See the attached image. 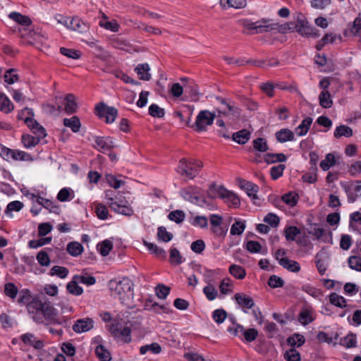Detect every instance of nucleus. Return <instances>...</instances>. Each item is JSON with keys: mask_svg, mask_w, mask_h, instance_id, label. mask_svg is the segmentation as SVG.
I'll list each match as a JSON object with an SVG mask.
<instances>
[{"mask_svg": "<svg viewBox=\"0 0 361 361\" xmlns=\"http://www.w3.org/2000/svg\"><path fill=\"white\" fill-rule=\"evenodd\" d=\"M31 300L30 291L23 289L19 293L18 302L20 304H27V310L34 322L37 324L48 322L57 323L55 319L56 310L49 301L34 298Z\"/></svg>", "mask_w": 361, "mask_h": 361, "instance_id": "nucleus-1", "label": "nucleus"}, {"mask_svg": "<svg viewBox=\"0 0 361 361\" xmlns=\"http://www.w3.org/2000/svg\"><path fill=\"white\" fill-rule=\"evenodd\" d=\"M133 283L128 278L112 279L109 283L111 295L118 298L123 304L129 305L133 298Z\"/></svg>", "mask_w": 361, "mask_h": 361, "instance_id": "nucleus-2", "label": "nucleus"}, {"mask_svg": "<svg viewBox=\"0 0 361 361\" xmlns=\"http://www.w3.org/2000/svg\"><path fill=\"white\" fill-rule=\"evenodd\" d=\"M202 167L203 164L201 161L192 159L188 161L185 159H182L177 167V172L180 176L192 180L199 174Z\"/></svg>", "mask_w": 361, "mask_h": 361, "instance_id": "nucleus-3", "label": "nucleus"}, {"mask_svg": "<svg viewBox=\"0 0 361 361\" xmlns=\"http://www.w3.org/2000/svg\"><path fill=\"white\" fill-rule=\"evenodd\" d=\"M294 28L302 37L317 38L320 35L319 30L311 25L302 14L298 16Z\"/></svg>", "mask_w": 361, "mask_h": 361, "instance_id": "nucleus-4", "label": "nucleus"}, {"mask_svg": "<svg viewBox=\"0 0 361 361\" xmlns=\"http://www.w3.org/2000/svg\"><path fill=\"white\" fill-rule=\"evenodd\" d=\"M215 117L214 113L208 110H202L197 114L195 122L190 126L197 132L205 131L207 127L213 123Z\"/></svg>", "mask_w": 361, "mask_h": 361, "instance_id": "nucleus-5", "label": "nucleus"}, {"mask_svg": "<svg viewBox=\"0 0 361 361\" xmlns=\"http://www.w3.org/2000/svg\"><path fill=\"white\" fill-rule=\"evenodd\" d=\"M242 25L250 31V34H257L268 32L272 29L269 20L262 19L259 21L252 22L248 19L241 20Z\"/></svg>", "mask_w": 361, "mask_h": 361, "instance_id": "nucleus-6", "label": "nucleus"}, {"mask_svg": "<svg viewBox=\"0 0 361 361\" xmlns=\"http://www.w3.org/2000/svg\"><path fill=\"white\" fill-rule=\"evenodd\" d=\"M97 115L100 118H104L108 123H112L115 121L118 116V110L113 106H109L104 102H100L95 106Z\"/></svg>", "mask_w": 361, "mask_h": 361, "instance_id": "nucleus-7", "label": "nucleus"}, {"mask_svg": "<svg viewBox=\"0 0 361 361\" xmlns=\"http://www.w3.org/2000/svg\"><path fill=\"white\" fill-rule=\"evenodd\" d=\"M217 100L222 104V107L218 109L219 116H226L230 119H234L240 116V109L226 102V99L217 97Z\"/></svg>", "mask_w": 361, "mask_h": 361, "instance_id": "nucleus-8", "label": "nucleus"}, {"mask_svg": "<svg viewBox=\"0 0 361 361\" xmlns=\"http://www.w3.org/2000/svg\"><path fill=\"white\" fill-rule=\"evenodd\" d=\"M106 198L109 207L118 214L128 216L133 214V209L130 206L123 204L122 201H115L113 197H108V193L106 194Z\"/></svg>", "mask_w": 361, "mask_h": 361, "instance_id": "nucleus-9", "label": "nucleus"}, {"mask_svg": "<svg viewBox=\"0 0 361 361\" xmlns=\"http://www.w3.org/2000/svg\"><path fill=\"white\" fill-rule=\"evenodd\" d=\"M180 194L185 200L193 204H199L200 201V191L197 187L190 186L183 189Z\"/></svg>", "mask_w": 361, "mask_h": 361, "instance_id": "nucleus-10", "label": "nucleus"}, {"mask_svg": "<svg viewBox=\"0 0 361 361\" xmlns=\"http://www.w3.org/2000/svg\"><path fill=\"white\" fill-rule=\"evenodd\" d=\"M94 142V148L102 153L110 151L114 147L113 139L110 137H97Z\"/></svg>", "mask_w": 361, "mask_h": 361, "instance_id": "nucleus-11", "label": "nucleus"}, {"mask_svg": "<svg viewBox=\"0 0 361 361\" xmlns=\"http://www.w3.org/2000/svg\"><path fill=\"white\" fill-rule=\"evenodd\" d=\"M219 197L223 199L226 203L234 207L240 204V200L237 195L224 187H221L219 189Z\"/></svg>", "mask_w": 361, "mask_h": 361, "instance_id": "nucleus-12", "label": "nucleus"}, {"mask_svg": "<svg viewBox=\"0 0 361 361\" xmlns=\"http://www.w3.org/2000/svg\"><path fill=\"white\" fill-rule=\"evenodd\" d=\"M94 327V321L90 318L78 319L73 326V330L78 334L87 332Z\"/></svg>", "mask_w": 361, "mask_h": 361, "instance_id": "nucleus-13", "label": "nucleus"}, {"mask_svg": "<svg viewBox=\"0 0 361 361\" xmlns=\"http://www.w3.org/2000/svg\"><path fill=\"white\" fill-rule=\"evenodd\" d=\"M348 195V200L349 202H354L358 196H361V181L357 180L349 186L344 187Z\"/></svg>", "mask_w": 361, "mask_h": 361, "instance_id": "nucleus-14", "label": "nucleus"}, {"mask_svg": "<svg viewBox=\"0 0 361 361\" xmlns=\"http://www.w3.org/2000/svg\"><path fill=\"white\" fill-rule=\"evenodd\" d=\"M20 339L24 344L32 346L35 349L40 350L44 347L43 341L37 339L33 334L26 333L22 334Z\"/></svg>", "mask_w": 361, "mask_h": 361, "instance_id": "nucleus-15", "label": "nucleus"}, {"mask_svg": "<svg viewBox=\"0 0 361 361\" xmlns=\"http://www.w3.org/2000/svg\"><path fill=\"white\" fill-rule=\"evenodd\" d=\"M222 217L218 214H212L210 216V223L212 226V231L219 236H224L226 234V231H224L222 228L219 227L222 223Z\"/></svg>", "mask_w": 361, "mask_h": 361, "instance_id": "nucleus-16", "label": "nucleus"}, {"mask_svg": "<svg viewBox=\"0 0 361 361\" xmlns=\"http://www.w3.org/2000/svg\"><path fill=\"white\" fill-rule=\"evenodd\" d=\"M71 21L72 23L68 29L78 32L80 33L86 32L88 30L89 26L87 23H85L79 18L73 17L71 18Z\"/></svg>", "mask_w": 361, "mask_h": 361, "instance_id": "nucleus-17", "label": "nucleus"}, {"mask_svg": "<svg viewBox=\"0 0 361 361\" xmlns=\"http://www.w3.org/2000/svg\"><path fill=\"white\" fill-rule=\"evenodd\" d=\"M275 136L276 140L281 143L295 140L294 133L288 128L281 129L275 133Z\"/></svg>", "mask_w": 361, "mask_h": 361, "instance_id": "nucleus-18", "label": "nucleus"}, {"mask_svg": "<svg viewBox=\"0 0 361 361\" xmlns=\"http://www.w3.org/2000/svg\"><path fill=\"white\" fill-rule=\"evenodd\" d=\"M78 104L75 101V97L73 94H68L64 99V110L67 114H73L76 112Z\"/></svg>", "mask_w": 361, "mask_h": 361, "instance_id": "nucleus-19", "label": "nucleus"}, {"mask_svg": "<svg viewBox=\"0 0 361 361\" xmlns=\"http://www.w3.org/2000/svg\"><path fill=\"white\" fill-rule=\"evenodd\" d=\"M149 66L148 63H140L135 68V71L137 74L139 78L142 80L148 81L151 78V75L149 73Z\"/></svg>", "mask_w": 361, "mask_h": 361, "instance_id": "nucleus-20", "label": "nucleus"}, {"mask_svg": "<svg viewBox=\"0 0 361 361\" xmlns=\"http://www.w3.org/2000/svg\"><path fill=\"white\" fill-rule=\"evenodd\" d=\"M236 302L241 307L250 309L255 305L252 298L243 293H236L234 296Z\"/></svg>", "mask_w": 361, "mask_h": 361, "instance_id": "nucleus-21", "label": "nucleus"}, {"mask_svg": "<svg viewBox=\"0 0 361 361\" xmlns=\"http://www.w3.org/2000/svg\"><path fill=\"white\" fill-rule=\"evenodd\" d=\"M279 264L284 269L292 272H298L300 270V266L298 262L290 260L286 257H282L279 260Z\"/></svg>", "mask_w": 361, "mask_h": 361, "instance_id": "nucleus-22", "label": "nucleus"}, {"mask_svg": "<svg viewBox=\"0 0 361 361\" xmlns=\"http://www.w3.org/2000/svg\"><path fill=\"white\" fill-rule=\"evenodd\" d=\"M220 5L223 8H243L247 6L246 0H220Z\"/></svg>", "mask_w": 361, "mask_h": 361, "instance_id": "nucleus-23", "label": "nucleus"}, {"mask_svg": "<svg viewBox=\"0 0 361 361\" xmlns=\"http://www.w3.org/2000/svg\"><path fill=\"white\" fill-rule=\"evenodd\" d=\"M66 250L71 256L78 257L83 252L84 247L80 243L73 241L68 243Z\"/></svg>", "mask_w": 361, "mask_h": 361, "instance_id": "nucleus-24", "label": "nucleus"}, {"mask_svg": "<svg viewBox=\"0 0 361 361\" xmlns=\"http://www.w3.org/2000/svg\"><path fill=\"white\" fill-rule=\"evenodd\" d=\"M241 188H243L249 197L253 199H257V193L259 190V187L252 183L243 180L241 182Z\"/></svg>", "mask_w": 361, "mask_h": 361, "instance_id": "nucleus-25", "label": "nucleus"}, {"mask_svg": "<svg viewBox=\"0 0 361 361\" xmlns=\"http://www.w3.org/2000/svg\"><path fill=\"white\" fill-rule=\"evenodd\" d=\"M312 123V118L310 117H306L303 119L301 123L295 128V133L298 136L305 135Z\"/></svg>", "mask_w": 361, "mask_h": 361, "instance_id": "nucleus-26", "label": "nucleus"}, {"mask_svg": "<svg viewBox=\"0 0 361 361\" xmlns=\"http://www.w3.org/2000/svg\"><path fill=\"white\" fill-rule=\"evenodd\" d=\"M13 109L14 106L11 100L4 93H0V110L5 114H8Z\"/></svg>", "mask_w": 361, "mask_h": 361, "instance_id": "nucleus-27", "label": "nucleus"}, {"mask_svg": "<svg viewBox=\"0 0 361 361\" xmlns=\"http://www.w3.org/2000/svg\"><path fill=\"white\" fill-rule=\"evenodd\" d=\"M250 138V132L246 129H243L233 133V140L238 144H245Z\"/></svg>", "mask_w": 361, "mask_h": 361, "instance_id": "nucleus-28", "label": "nucleus"}, {"mask_svg": "<svg viewBox=\"0 0 361 361\" xmlns=\"http://www.w3.org/2000/svg\"><path fill=\"white\" fill-rule=\"evenodd\" d=\"M79 281H78L77 279H75V276H73L71 281H70L67 286L66 289L68 292L73 295H80L83 293V289L82 287L78 286Z\"/></svg>", "mask_w": 361, "mask_h": 361, "instance_id": "nucleus-29", "label": "nucleus"}, {"mask_svg": "<svg viewBox=\"0 0 361 361\" xmlns=\"http://www.w3.org/2000/svg\"><path fill=\"white\" fill-rule=\"evenodd\" d=\"M228 271L231 275L239 280L243 279L246 276L245 269L243 267L235 264L229 267Z\"/></svg>", "mask_w": 361, "mask_h": 361, "instance_id": "nucleus-30", "label": "nucleus"}, {"mask_svg": "<svg viewBox=\"0 0 361 361\" xmlns=\"http://www.w3.org/2000/svg\"><path fill=\"white\" fill-rule=\"evenodd\" d=\"M264 161L267 164H274L276 162H284L287 157L283 153H267L264 155Z\"/></svg>", "mask_w": 361, "mask_h": 361, "instance_id": "nucleus-31", "label": "nucleus"}, {"mask_svg": "<svg viewBox=\"0 0 361 361\" xmlns=\"http://www.w3.org/2000/svg\"><path fill=\"white\" fill-rule=\"evenodd\" d=\"M40 137L30 135H23L21 142L25 148H32L35 147L40 141Z\"/></svg>", "mask_w": 361, "mask_h": 361, "instance_id": "nucleus-32", "label": "nucleus"}, {"mask_svg": "<svg viewBox=\"0 0 361 361\" xmlns=\"http://www.w3.org/2000/svg\"><path fill=\"white\" fill-rule=\"evenodd\" d=\"M258 336V331L254 328L245 329L243 331L241 339L246 343L254 341Z\"/></svg>", "mask_w": 361, "mask_h": 361, "instance_id": "nucleus-33", "label": "nucleus"}, {"mask_svg": "<svg viewBox=\"0 0 361 361\" xmlns=\"http://www.w3.org/2000/svg\"><path fill=\"white\" fill-rule=\"evenodd\" d=\"M95 354L100 361H110L111 359V353L102 344L96 346Z\"/></svg>", "mask_w": 361, "mask_h": 361, "instance_id": "nucleus-34", "label": "nucleus"}, {"mask_svg": "<svg viewBox=\"0 0 361 361\" xmlns=\"http://www.w3.org/2000/svg\"><path fill=\"white\" fill-rule=\"evenodd\" d=\"M319 104L325 109H329L333 105L331 94L327 90H323L319 96Z\"/></svg>", "mask_w": 361, "mask_h": 361, "instance_id": "nucleus-35", "label": "nucleus"}, {"mask_svg": "<svg viewBox=\"0 0 361 361\" xmlns=\"http://www.w3.org/2000/svg\"><path fill=\"white\" fill-rule=\"evenodd\" d=\"M63 125L70 128L73 132L77 133L80 130V122L78 116H73L71 118H64Z\"/></svg>", "mask_w": 361, "mask_h": 361, "instance_id": "nucleus-36", "label": "nucleus"}, {"mask_svg": "<svg viewBox=\"0 0 361 361\" xmlns=\"http://www.w3.org/2000/svg\"><path fill=\"white\" fill-rule=\"evenodd\" d=\"M8 17L13 21L22 25H29L31 23L30 19L26 16L17 12H12Z\"/></svg>", "mask_w": 361, "mask_h": 361, "instance_id": "nucleus-37", "label": "nucleus"}, {"mask_svg": "<svg viewBox=\"0 0 361 361\" xmlns=\"http://www.w3.org/2000/svg\"><path fill=\"white\" fill-rule=\"evenodd\" d=\"M148 351H150L154 354H159L161 351V347L158 343H152L149 345H142L140 348V353L141 355H145Z\"/></svg>", "mask_w": 361, "mask_h": 361, "instance_id": "nucleus-38", "label": "nucleus"}, {"mask_svg": "<svg viewBox=\"0 0 361 361\" xmlns=\"http://www.w3.org/2000/svg\"><path fill=\"white\" fill-rule=\"evenodd\" d=\"M325 252L323 250H321L319 252H318L315 256V264L316 267L317 268V270L319 273L321 275H324V273L326 271V264L325 262L322 259V257L323 255H324Z\"/></svg>", "mask_w": 361, "mask_h": 361, "instance_id": "nucleus-39", "label": "nucleus"}, {"mask_svg": "<svg viewBox=\"0 0 361 361\" xmlns=\"http://www.w3.org/2000/svg\"><path fill=\"white\" fill-rule=\"evenodd\" d=\"M144 245L147 248L149 251H150L152 253L156 255L157 257H166V252L162 248L158 247L157 245L149 243L147 241H144Z\"/></svg>", "mask_w": 361, "mask_h": 361, "instance_id": "nucleus-40", "label": "nucleus"}, {"mask_svg": "<svg viewBox=\"0 0 361 361\" xmlns=\"http://www.w3.org/2000/svg\"><path fill=\"white\" fill-rule=\"evenodd\" d=\"M329 301L330 302L338 307H346V300L341 295H339L336 293H332L329 295Z\"/></svg>", "mask_w": 361, "mask_h": 361, "instance_id": "nucleus-41", "label": "nucleus"}, {"mask_svg": "<svg viewBox=\"0 0 361 361\" xmlns=\"http://www.w3.org/2000/svg\"><path fill=\"white\" fill-rule=\"evenodd\" d=\"M353 135V130L347 126H338L334 131V137L339 138L342 136L349 137Z\"/></svg>", "mask_w": 361, "mask_h": 361, "instance_id": "nucleus-42", "label": "nucleus"}, {"mask_svg": "<svg viewBox=\"0 0 361 361\" xmlns=\"http://www.w3.org/2000/svg\"><path fill=\"white\" fill-rule=\"evenodd\" d=\"M233 283L229 278L222 280L219 285V290L221 294L226 295L233 292Z\"/></svg>", "mask_w": 361, "mask_h": 361, "instance_id": "nucleus-43", "label": "nucleus"}, {"mask_svg": "<svg viewBox=\"0 0 361 361\" xmlns=\"http://www.w3.org/2000/svg\"><path fill=\"white\" fill-rule=\"evenodd\" d=\"M340 344L347 348H353L356 345V336L349 334L340 341Z\"/></svg>", "mask_w": 361, "mask_h": 361, "instance_id": "nucleus-44", "label": "nucleus"}, {"mask_svg": "<svg viewBox=\"0 0 361 361\" xmlns=\"http://www.w3.org/2000/svg\"><path fill=\"white\" fill-rule=\"evenodd\" d=\"M243 329V326L233 322L232 324L228 327L227 331L230 333L231 335L233 336H238L241 339Z\"/></svg>", "mask_w": 361, "mask_h": 361, "instance_id": "nucleus-45", "label": "nucleus"}, {"mask_svg": "<svg viewBox=\"0 0 361 361\" xmlns=\"http://www.w3.org/2000/svg\"><path fill=\"white\" fill-rule=\"evenodd\" d=\"M36 259L42 267H49L51 264L50 257L45 250L39 251L36 256Z\"/></svg>", "mask_w": 361, "mask_h": 361, "instance_id": "nucleus-46", "label": "nucleus"}, {"mask_svg": "<svg viewBox=\"0 0 361 361\" xmlns=\"http://www.w3.org/2000/svg\"><path fill=\"white\" fill-rule=\"evenodd\" d=\"M336 164L335 157L333 154L329 153L325 159L320 162V167L324 171H327Z\"/></svg>", "mask_w": 361, "mask_h": 361, "instance_id": "nucleus-47", "label": "nucleus"}, {"mask_svg": "<svg viewBox=\"0 0 361 361\" xmlns=\"http://www.w3.org/2000/svg\"><path fill=\"white\" fill-rule=\"evenodd\" d=\"M51 276H57L61 279H65L68 274V270L67 268L61 266L53 267L49 272Z\"/></svg>", "mask_w": 361, "mask_h": 361, "instance_id": "nucleus-48", "label": "nucleus"}, {"mask_svg": "<svg viewBox=\"0 0 361 361\" xmlns=\"http://www.w3.org/2000/svg\"><path fill=\"white\" fill-rule=\"evenodd\" d=\"M245 229V224L242 221H236L231 228L230 233L233 235H241Z\"/></svg>", "mask_w": 361, "mask_h": 361, "instance_id": "nucleus-49", "label": "nucleus"}, {"mask_svg": "<svg viewBox=\"0 0 361 361\" xmlns=\"http://www.w3.org/2000/svg\"><path fill=\"white\" fill-rule=\"evenodd\" d=\"M95 213L99 219L105 220L108 218L109 211L105 205L101 203H96Z\"/></svg>", "mask_w": 361, "mask_h": 361, "instance_id": "nucleus-50", "label": "nucleus"}, {"mask_svg": "<svg viewBox=\"0 0 361 361\" xmlns=\"http://www.w3.org/2000/svg\"><path fill=\"white\" fill-rule=\"evenodd\" d=\"M4 78V81L9 85L13 84L19 80L18 75L16 73V71L13 68L7 70Z\"/></svg>", "mask_w": 361, "mask_h": 361, "instance_id": "nucleus-51", "label": "nucleus"}, {"mask_svg": "<svg viewBox=\"0 0 361 361\" xmlns=\"http://www.w3.org/2000/svg\"><path fill=\"white\" fill-rule=\"evenodd\" d=\"M11 159L14 160H20V161H30L32 160L30 154L28 153L20 151V150H12V154L11 155Z\"/></svg>", "mask_w": 361, "mask_h": 361, "instance_id": "nucleus-52", "label": "nucleus"}, {"mask_svg": "<svg viewBox=\"0 0 361 361\" xmlns=\"http://www.w3.org/2000/svg\"><path fill=\"white\" fill-rule=\"evenodd\" d=\"M158 238L163 242L167 243L172 240L173 234L166 231L164 226H159L157 232Z\"/></svg>", "mask_w": 361, "mask_h": 361, "instance_id": "nucleus-53", "label": "nucleus"}, {"mask_svg": "<svg viewBox=\"0 0 361 361\" xmlns=\"http://www.w3.org/2000/svg\"><path fill=\"white\" fill-rule=\"evenodd\" d=\"M171 221H173L177 224L183 222L185 219V215L184 212L182 210H175L171 212L168 216Z\"/></svg>", "mask_w": 361, "mask_h": 361, "instance_id": "nucleus-54", "label": "nucleus"}, {"mask_svg": "<svg viewBox=\"0 0 361 361\" xmlns=\"http://www.w3.org/2000/svg\"><path fill=\"white\" fill-rule=\"evenodd\" d=\"M253 147L255 149L261 152H265L268 150L267 142L265 139L262 137L253 140Z\"/></svg>", "mask_w": 361, "mask_h": 361, "instance_id": "nucleus-55", "label": "nucleus"}, {"mask_svg": "<svg viewBox=\"0 0 361 361\" xmlns=\"http://www.w3.org/2000/svg\"><path fill=\"white\" fill-rule=\"evenodd\" d=\"M338 334H336L335 337H329L326 332L319 331L317 334V339L320 342L327 343L328 344L336 345L338 339Z\"/></svg>", "mask_w": 361, "mask_h": 361, "instance_id": "nucleus-56", "label": "nucleus"}, {"mask_svg": "<svg viewBox=\"0 0 361 361\" xmlns=\"http://www.w3.org/2000/svg\"><path fill=\"white\" fill-rule=\"evenodd\" d=\"M149 114L152 117L162 118L164 116V109L159 107L157 104H152L149 107Z\"/></svg>", "mask_w": 361, "mask_h": 361, "instance_id": "nucleus-57", "label": "nucleus"}, {"mask_svg": "<svg viewBox=\"0 0 361 361\" xmlns=\"http://www.w3.org/2000/svg\"><path fill=\"white\" fill-rule=\"evenodd\" d=\"M203 292L209 300H215L218 295L216 289L212 284L206 286L203 289Z\"/></svg>", "mask_w": 361, "mask_h": 361, "instance_id": "nucleus-58", "label": "nucleus"}, {"mask_svg": "<svg viewBox=\"0 0 361 361\" xmlns=\"http://www.w3.org/2000/svg\"><path fill=\"white\" fill-rule=\"evenodd\" d=\"M169 260L172 264L175 265H178L182 263V257L178 249L175 247L171 249Z\"/></svg>", "mask_w": 361, "mask_h": 361, "instance_id": "nucleus-59", "label": "nucleus"}, {"mask_svg": "<svg viewBox=\"0 0 361 361\" xmlns=\"http://www.w3.org/2000/svg\"><path fill=\"white\" fill-rule=\"evenodd\" d=\"M284 358L287 361H300L301 359L300 353L293 348L286 351Z\"/></svg>", "mask_w": 361, "mask_h": 361, "instance_id": "nucleus-60", "label": "nucleus"}, {"mask_svg": "<svg viewBox=\"0 0 361 361\" xmlns=\"http://www.w3.org/2000/svg\"><path fill=\"white\" fill-rule=\"evenodd\" d=\"M348 265L350 269L357 271H361V257L359 256H350L348 258Z\"/></svg>", "mask_w": 361, "mask_h": 361, "instance_id": "nucleus-61", "label": "nucleus"}, {"mask_svg": "<svg viewBox=\"0 0 361 361\" xmlns=\"http://www.w3.org/2000/svg\"><path fill=\"white\" fill-rule=\"evenodd\" d=\"M282 200L288 206L294 207L296 205L298 197L296 194L289 192L282 196Z\"/></svg>", "mask_w": 361, "mask_h": 361, "instance_id": "nucleus-62", "label": "nucleus"}, {"mask_svg": "<svg viewBox=\"0 0 361 361\" xmlns=\"http://www.w3.org/2000/svg\"><path fill=\"white\" fill-rule=\"evenodd\" d=\"M18 291V288L13 283H7L4 285V292L6 295L12 299L16 298Z\"/></svg>", "mask_w": 361, "mask_h": 361, "instance_id": "nucleus-63", "label": "nucleus"}, {"mask_svg": "<svg viewBox=\"0 0 361 361\" xmlns=\"http://www.w3.org/2000/svg\"><path fill=\"white\" fill-rule=\"evenodd\" d=\"M300 233V230L296 226H289L285 230V236L288 240H295V237Z\"/></svg>", "mask_w": 361, "mask_h": 361, "instance_id": "nucleus-64", "label": "nucleus"}]
</instances>
